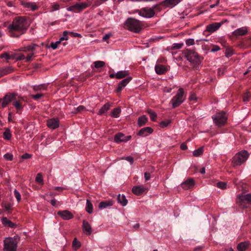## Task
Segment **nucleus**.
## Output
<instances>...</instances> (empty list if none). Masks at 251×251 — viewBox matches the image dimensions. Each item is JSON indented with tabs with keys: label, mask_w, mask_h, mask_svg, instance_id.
<instances>
[{
	"label": "nucleus",
	"mask_w": 251,
	"mask_h": 251,
	"mask_svg": "<svg viewBox=\"0 0 251 251\" xmlns=\"http://www.w3.org/2000/svg\"><path fill=\"white\" fill-rule=\"evenodd\" d=\"M183 54L193 65L194 70H199L200 65L203 59L202 57L200 56L195 51L189 49L184 50Z\"/></svg>",
	"instance_id": "f257e3e1"
},
{
	"label": "nucleus",
	"mask_w": 251,
	"mask_h": 251,
	"mask_svg": "<svg viewBox=\"0 0 251 251\" xmlns=\"http://www.w3.org/2000/svg\"><path fill=\"white\" fill-rule=\"evenodd\" d=\"M125 25L128 30L136 33H139L142 29V22L132 17L127 19Z\"/></svg>",
	"instance_id": "f03ea898"
},
{
	"label": "nucleus",
	"mask_w": 251,
	"mask_h": 251,
	"mask_svg": "<svg viewBox=\"0 0 251 251\" xmlns=\"http://www.w3.org/2000/svg\"><path fill=\"white\" fill-rule=\"evenodd\" d=\"M27 27L26 19L24 17H18L14 19L9 28L11 31H22L25 30Z\"/></svg>",
	"instance_id": "7ed1b4c3"
},
{
	"label": "nucleus",
	"mask_w": 251,
	"mask_h": 251,
	"mask_svg": "<svg viewBox=\"0 0 251 251\" xmlns=\"http://www.w3.org/2000/svg\"><path fill=\"white\" fill-rule=\"evenodd\" d=\"M237 202L242 208H249L246 211V213L251 217V193L239 197Z\"/></svg>",
	"instance_id": "20e7f679"
},
{
	"label": "nucleus",
	"mask_w": 251,
	"mask_h": 251,
	"mask_svg": "<svg viewBox=\"0 0 251 251\" xmlns=\"http://www.w3.org/2000/svg\"><path fill=\"white\" fill-rule=\"evenodd\" d=\"M26 103L27 100L24 97H22L19 96L16 93L15 94L12 102V105L15 108L17 113L21 114Z\"/></svg>",
	"instance_id": "39448f33"
},
{
	"label": "nucleus",
	"mask_w": 251,
	"mask_h": 251,
	"mask_svg": "<svg viewBox=\"0 0 251 251\" xmlns=\"http://www.w3.org/2000/svg\"><path fill=\"white\" fill-rule=\"evenodd\" d=\"M249 156V153L245 150L242 151L236 154L232 159V164L233 166L241 165L247 160Z\"/></svg>",
	"instance_id": "423d86ee"
},
{
	"label": "nucleus",
	"mask_w": 251,
	"mask_h": 251,
	"mask_svg": "<svg viewBox=\"0 0 251 251\" xmlns=\"http://www.w3.org/2000/svg\"><path fill=\"white\" fill-rule=\"evenodd\" d=\"M92 1L91 0H87V1L76 3L74 5L70 6L67 8V10L69 11L79 13L89 7Z\"/></svg>",
	"instance_id": "0eeeda50"
},
{
	"label": "nucleus",
	"mask_w": 251,
	"mask_h": 251,
	"mask_svg": "<svg viewBox=\"0 0 251 251\" xmlns=\"http://www.w3.org/2000/svg\"><path fill=\"white\" fill-rule=\"evenodd\" d=\"M227 117L225 112L221 111L212 116V119L216 126L220 127L224 126Z\"/></svg>",
	"instance_id": "6e6552de"
},
{
	"label": "nucleus",
	"mask_w": 251,
	"mask_h": 251,
	"mask_svg": "<svg viewBox=\"0 0 251 251\" xmlns=\"http://www.w3.org/2000/svg\"><path fill=\"white\" fill-rule=\"evenodd\" d=\"M17 242L16 240L8 237L4 240L3 251H17Z\"/></svg>",
	"instance_id": "1a4fd4ad"
},
{
	"label": "nucleus",
	"mask_w": 251,
	"mask_h": 251,
	"mask_svg": "<svg viewBox=\"0 0 251 251\" xmlns=\"http://www.w3.org/2000/svg\"><path fill=\"white\" fill-rule=\"evenodd\" d=\"M183 95V89L181 88H179L176 95L171 100L173 108L178 107L184 101Z\"/></svg>",
	"instance_id": "9d476101"
},
{
	"label": "nucleus",
	"mask_w": 251,
	"mask_h": 251,
	"mask_svg": "<svg viewBox=\"0 0 251 251\" xmlns=\"http://www.w3.org/2000/svg\"><path fill=\"white\" fill-rule=\"evenodd\" d=\"M157 7L158 5H155L152 8H149L148 7H144L140 9L136 10V12L141 16L147 18H150L154 16L155 14L154 8H156Z\"/></svg>",
	"instance_id": "9b49d317"
},
{
	"label": "nucleus",
	"mask_w": 251,
	"mask_h": 251,
	"mask_svg": "<svg viewBox=\"0 0 251 251\" xmlns=\"http://www.w3.org/2000/svg\"><path fill=\"white\" fill-rule=\"evenodd\" d=\"M16 93H7L3 99H0V107H5L10 102H13Z\"/></svg>",
	"instance_id": "f8f14e48"
},
{
	"label": "nucleus",
	"mask_w": 251,
	"mask_h": 251,
	"mask_svg": "<svg viewBox=\"0 0 251 251\" xmlns=\"http://www.w3.org/2000/svg\"><path fill=\"white\" fill-rule=\"evenodd\" d=\"M181 1V0H164L160 4L169 8H172Z\"/></svg>",
	"instance_id": "ddd939ff"
},
{
	"label": "nucleus",
	"mask_w": 251,
	"mask_h": 251,
	"mask_svg": "<svg viewBox=\"0 0 251 251\" xmlns=\"http://www.w3.org/2000/svg\"><path fill=\"white\" fill-rule=\"evenodd\" d=\"M129 74L128 71H121L116 74L112 73L109 75L111 78H116L117 79H122L126 77Z\"/></svg>",
	"instance_id": "4468645a"
},
{
	"label": "nucleus",
	"mask_w": 251,
	"mask_h": 251,
	"mask_svg": "<svg viewBox=\"0 0 251 251\" xmlns=\"http://www.w3.org/2000/svg\"><path fill=\"white\" fill-rule=\"evenodd\" d=\"M57 214L64 220H69L74 217L73 214L68 210L59 211Z\"/></svg>",
	"instance_id": "2eb2a0df"
},
{
	"label": "nucleus",
	"mask_w": 251,
	"mask_h": 251,
	"mask_svg": "<svg viewBox=\"0 0 251 251\" xmlns=\"http://www.w3.org/2000/svg\"><path fill=\"white\" fill-rule=\"evenodd\" d=\"M223 24V22L214 23L206 26V30L212 33L218 30Z\"/></svg>",
	"instance_id": "dca6fc26"
},
{
	"label": "nucleus",
	"mask_w": 251,
	"mask_h": 251,
	"mask_svg": "<svg viewBox=\"0 0 251 251\" xmlns=\"http://www.w3.org/2000/svg\"><path fill=\"white\" fill-rule=\"evenodd\" d=\"M131 79V77L128 76L120 81L116 90L117 93H120L123 89L130 81Z\"/></svg>",
	"instance_id": "f3484780"
},
{
	"label": "nucleus",
	"mask_w": 251,
	"mask_h": 251,
	"mask_svg": "<svg viewBox=\"0 0 251 251\" xmlns=\"http://www.w3.org/2000/svg\"><path fill=\"white\" fill-rule=\"evenodd\" d=\"M248 28L246 26L238 28L232 32V35L235 37L239 36H244L247 34Z\"/></svg>",
	"instance_id": "a211bd4d"
},
{
	"label": "nucleus",
	"mask_w": 251,
	"mask_h": 251,
	"mask_svg": "<svg viewBox=\"0 0 251 251\" xmlns=\"http://www.w3.org/2000/svg\"><path fill=\"white\" fill-rule=\"evenodd\" d=\"M48 127L51 129H55L59 127V121L57 118H52L47 121Z\"/></svg>",
	"instance_id": "6ab92c4d"
},
{
	"label": "nucleus",
	"mask_w": 251,
	"mask_h": 251,
	"mask_svg": "<svg viewBox=\"0 0 251 251\" xmlns=\"http://www.w3.org/2000/svg\"><path fill=\"white\" fill-rule=\"evenodd\" d=\"M153 130L150 127H146L141 129L137 133L138 136L146 137L151 134Z\"/></svg>",
	"instance_id": "aec40b11"
},
{
	"label": "nucleus",
	"mask_w": 251,
	"mask_h": 251,
	"mask_svg": "<svg viewBox=\"0 0 251 251\" xmlns=\"http://www.w3.org/2000/svg\"><path fill=\"white\" fill-rule=\"evenodd\" d=\"M132 192L136 195H141L147 191V189L142 185L134 186L132 189Z\"/></svg>",
	"instance_id": "412c9836"
},
{
	"label": "nucleus",
	"mask_w": 251,
	"mask_h": 251,
	"mask_svg": "<svg viewBox=\"0 0 251 251\" xmlns=\"http://www.w3.org/2000/svg\"><path fill=\"white\" fill-rule=\"evenodd\" d=\"M250 245L251 244L248 241L241 242L237 245V249L238 251H246Z\"/></svg>",
	"instance_id": "4be33fe9"
},
{
	"label": "nucleus",
	"mask_w": 251,
	"mask_h": 251,
	"mask_svg": "<svg viewBox=\"0 0 251 251\" xmlns=\"http://www.w3.org/2000/svg\"><path fill=\"white\" fill-rule=\"evenodd\" d=\"M195 184V181L192 178H189L181 183V187L185 189L188 190L191 188Z\"/></svg>",
	"instance_id": "5701e85b"
},
{
	"label": "nucleus",
	"mask_w": 251,
	"mask_h": 251,
	"mask_svg": "<svg viewBox=\"0 0 251 251\" xmlns=\"http://www.w3.org/2000/svg\"><path fill=\"white\" fill-rule=\"evenodd\" d=\"M1 222L2 224L5 227L10 228H16L17 226L10 220H8L6 217H3L1 218Z\"/></svg>",
	"instance_id": "b1692460"
},
{
	"label": "nucleus",
	"mask_w": 251,
	"mask_h": 251,
	"mask_svg": "<svg viewBox=\"0 0 251 251\" xmlns=\"http://www.w3.org/2000/svg\"><path fill=\"white\" fill-rule=\"evenodd\" d=\"M155 70L158 75L164 74L167 72V68L164 65L161 64H156L155 66Z\"/></svg>",
	"instance_id": "393cba45"
},
{
	"label": "nucleus",
	"mask_w": 251,
	"mask_h": 251,
	"mask_svg": "<svg viewBox=\"0 0 251 251\" xmlns=\"http://www.w3.org/2000/svg\"><path fill=\"white\" fill-rule=\"evenodd\" d=\"M114 141L117 143L122 142H126V136L122 133H118L114 136Z\"/></svg>",
	"instance_id": "a878e982"
},
{
	"label": "nucleus",
	"mask_w": 251,
	"mask_h": 251,
	"mask_svg": "<svg viewBox=\"0 0 251 251\" xmlns=\"http://www.w3.org/2000/svg\"><path fill=\"white\" fill-rule=\"evenodd\" d=\"M83 230L88 235H90L92 233V229L89 223L83 220V225H82Z\"/></svg>",
	"instance_id": "bb28decb"
},
{
	"label": "nucleus",
	"mask_w": 251,
	"mask_h": 251,
	"mask_svg": "<svg viewBox=\"0 0 251 251\" xmlns=\"http://www.w3.org/2000/svg\"><path fill=\"white\" fill-rule=\"evenodd\" d=\"M113 204V202L112 201H101L99 204V208L102 209L107 208L112 206Z\"/></svg>",
	"instance_id": "cd10ccee"
},
{
	"label": "nucleus",
	"mask_w": 251,
	"mask_h": 251,
	"mask_svg": "<svg viewBox=\"0 0 251 251\" xmlns=\"http://www.w3.org/2000/svg\"><path fill=\"white\" fill-rule=\"evenodd\" d=\"M37 47V45L36 44H31L23 48L22 50L25 52H29L30 53L35 52V50Z\"/></svg>",
	"instance_id": "c85d7f7f"
},
{
	"label": "nucleus",
	"mask_w": 251,
	"mask_h": 251,
	"mask_svg": "<svg viewBox=\"0 0 251 251\" xmlns=\"http://www.w3.org/2000/svg\"><path fill=\"white\" fill-rule=\"evenodd\" d=\"M117 200L119 203H121L123 206H126L127 203V200L124 195L121 196L119 194L117 196Z\"/></svg>",
	"instance_id": "c756f323"
},
{
	"label": "nucleus",
	"mask_w": 251,
	"mask_h": 251,
	"mask_svg": "<svg viewBox=\"0 0 251 251\" xmlns=\"http://www.w3.org/2000/svg\"><path fill=\"white\" fill-rule=\"evenodd\" d=\"M148 121V118L145 115L139 117L138 119V125L139 126H144Z\"/></svg>",
	"instance_id": "7c9ffc66"
},
{
	"label": "nucleus",
	"mask_w": 251,
	"mask_h": 251,
	"mask_svg": "<svg viewBox=\"0 0 251 251\" xmlns=\"http://www.w3.org/2000/svg\"><path fill=\"white\" fill-rule=\"evenodd\" d=\"M24 6L26 8H30L32 11H35L38 9V6L35 2H25Z\"/></svg>",
	"instance_id": "2f4dec72"
},
{
	"label": "nucleus",
	"mask_w": 251,
	"mask_h": 251,
	"mask_svg": "<svg viewBox=\"0 0 251 251\" xmlns=\"http://www.w3.org/2000/svg\"><path fill=\"white\" fill-rule=\"evenodd\" d=\"M4 129L5 131L3 133V137L5 140H9L12 137L10 130L8 128H5Z\"/></svg>",
	"instance_id": "473e14b6"
},
{
	"label": "nucleus",
	"mask_w": 251,
	"mask_h": 251,
	"mask_svg": "<svg viewBox=\"0 0 251 251\" xmlns=\"http://www.w3.org/2000/svg\"><path fill=\"white\" fill-rule=\"evenodd\" d=\"M85 209L86 211L89 214L93 212V206L92 203L89 200H87Z\"/></svg>",
	"instance_id": "72a5a7b5"
},
{
	"label": "nucleus",
	"mask_w": 251,
	"mask_h": 251,
	"mask_svg": "<svg viewBox=\"0 0 251 251\" xmlns=\"http://www.w3.org/2000/svg\"><path fill=\"white\" fill-rule=\"evenodd\" d=\"M121 110L120 107L114 108L111 112V116L114 118H118L120 116Z\"/></svg>",
	"instance_id": "f704fd0d"
},
{
	"label": "nucleus",
	"mask_w": 251,
	"mask_h": 251,
	"mask_svg": "<svg viewBox=\"0 0 251 251\" xmlns=\"http://www.w3.org/2000/svg\"><path fill=\"white\" fill-rule=\"evenodd\" d=\"M110 105L108 103L105 104L99 111L98 114L102 115L109 110Z\"/></svg>",
	"instance_id": "c9c22d12"
},
{
	"label": "nucleus",
	"mask_w": 251,
	"mask_h": 251,
	"mask_svg": "<svg viewBox=\"0 0 251 251\" xmlns=\"http://www.w3.org/2000/svg\"><path fill=\"white\" fill-rule=\"evenodd\" d=\"M47 85L45 84L34 86L33 87L35 91L46 90Z\"/></svg>",
	"instance_id": "e433bc0d"
},
{
	"label": "nucleus",
	"mask_w": 251,
	"mask_h": 251,
	"mask_svg": "<svg viewBox=\"0 0 251 251\" xmlns=\"http://www.w3.org/2000/svg\"><path fill=\"white\" fill-rule=\"evenodd\" d=\"M94 66L96 68H100L103 67L105 66V63L104 62L102 61H97L93 63Z\"/></svg>",
	"instance_id": "4c0bfd02"
},
{
	"label": "nucleus",
	"mask_w": 251,
	"mask_h": 251,
	"mask_svg": "<svg viewBox=\"0 0 251 251\" xmlns=\"http://www.w3.org/2000/svg\"><path fill=\"white\" fill-rule=\"evenodd\" d=\"M203 152V147H201L199 148L198 149L195 150L193 152V155L194 156H199L202 154Z\"/></svg>",
	"instance_id": "58836bf2"
},
{
	"label": "nucleus",
	"mask_w": 251,
	"mask_h": 251,
	"mask_svg": "<svg viewBox=\"0 0 251 251\" xmlns=\"http://www.w3.org/2000/svg\"><path fill=\"white\" fill-rule=\"evenodd\" d=\"M61 41L59 39V41L56 42H51L50 45V47L53 50H55L58 48V46L61 44Z\"/></svg>",
	"instance_id": "ea45409f"
},
{
	"label": "nucleus",
	"mask_w": 251,
	"mask_h": 251,
	"mask_svg": "<svg viewBox=\"0 0 251 251\" xmlns=\"http://www.w3.org/2000/svg\"><path fill=\"white\" fill-rule=\"evenodd\" d=\"M226 56L227 57H229L231 56L233 54V50L230 47H227L226 50Z\"/></svg>",
	"instance_id": "a19ab883"
},
{
	"label": "nucleus",
	"mask_w": 251,
	"mask_h": 251,
	"mask_svg": "<svg viewBox=\"0 0 251 251\" xmlns=\"http://www.w3.org/2000/svg\"><path fill=\"white\" fill-rule=\"evenodd\" d=\"M44 96V94L38 93L35 95H31V97L35 100H38L39 99L43 98Z\"/></svg>",
	"instance_id": "79ce46f5"
},
{
	"label": "nucleus",
	"mask_w": 251,
	"mask_h": 251,
	"mask_svg": "<svg viewBox=\"0 0 251 251\" xmlns=\"http://www.w3.org/2000/svg\"><path fill=\"white\" fill-rule=\"evenodd\" d=\"M251 94L249 91L246 92L243 96V100L244 102L249 101L251 97Z\"/></svg>",
	"instance_id": "37998d69"
},
{
	"label": "nucleus",
	"mask_w": 251,
	"mask_h": 251,
	"mask_svg": "<svg viewBox=\"0 0 251 251\" xmlns=\"http://www.w3.org/2000/svg\"><path fill=\"white\" fill-rule=\"evenodd\" d=\"M1 58H4L6 59V60L10 59H14L15 56L13 55H10L9 54L7 53H4L0 55Z\"/></svg>",
	"instance_id": "c03bdc74"
},
{
	"label": "nucleus",
	"mask_w": 251,
	"mask_h": 251,
	"mask_svg": "<svg viewBox=\"0 0 251 251\" xmlns=\"http://www.w3.org/2000/svg\"><path fill=\"white\" fill-rule=\"evenodd\" d=\"M1 206L5 208V210L6 211H8L9 213H10V210L11 208V204L9 203H5V202H2L1 203Z\"/></svg>",
	"instance_id": "a18cd8bd"
},
{
	"label": "nucleus",
	"mask_w": 251,
	"mask_h": 251,
	"mask_svg": "<svg viewBox=\"0 0 251 251\" xmlns=\"http://www.w3.org/2000/svg\"><path fill=\"white\" fill-rule=\"evenodd\" d=\"M69 35V31H68L67 30L64 31L63 33V36H62V37H61L60 38V40L62 42L64 40H66V41L68 40L69 39V37H68Z\"/></svg>",
	"instance_id": "49530a36"
},
{
	"label": "nucleus",
	"mask_w": 251,
	"mask_h": 251,
	"mask_svg": "<svg viewBox=\"0 0 251 251\" xmlns=\"http://www.w3.org/2000/svg\"><path fill=\"white\" fill-rule=\"evenodd\" d=\"M73 246L75 250H77L80 247V242L76 238L73 242Z\"/></svg>",
	"instance_id": "de8ad7c7"
},
{
	"label": "nucleus",
	"mask_w": 251,
	"mask_h": 251,
	"mask_svg": "<svg viewBox=\"0 0 251 251\" xmlns=\"http://www.w3.org/2000/svg\"><path fill=\"white\" fill-rule=\"evenodd\" d=\"M3 157L6 160L12 161L13 158V155L10 153H7L4 155Z\"/></svg>",
	"instance_id": "09e8293b"
},
{
	"label": "nucleus",
	"mask_w": 251,
	"mask_h": 251,
	"mask_svg": "<svg viewBox=\"0 0 251 251\" xmlns=\"http://www.w3.org/2000/svg\"><path fill=\"white\" fill-rule=\"evenodd\" d=\"M148 113L150 115V118L151 121H155L156 120L157 115L155 112L151 111V110H149Z\"/></svg>",
	"instance_id": "8fccbe9b"
},
{
	"label": "nucleus",
	"mask_w": 251,
	"mask_h": 251,
	"mask_svg": "<svg viewBox=\"0 0 251 251\" xmlns=\"http://www.w3.org/2000/svg\"><path fill=\"white\" fill-rule=\"evenodd\" d=\"M36 181L39 184L43 183V180L42 178V176L41 174L39 173L36 176Z\"/></svg>",
	"instance_id": "3c124183"
},
{
	"label": "nucleus",
	"mask_w": 251,
	"mask_h": 251,
	"mask_svg": "<svg viewBox=\"0 0 251 251\" xmlns=\"http://www.w3.org/2000/svg\"><path fill=\"white\" fill-rule=\"evenodd\" d=\"M183 46V43H175L172 46V49L173 50H177L180 49Z\"/></svg>",
	"instance_id": "603ef678"
},
{
	"label": "nucleus",
	"mask_w": 251,
	"mask_h": 251,
	"mask_svg": "<svg viewBox=\"0 0 251 251\" xmlns=\"http://www.w3.org/2000/svg\"><path fill=\"white\" fill-rule=\"evenodd\" d=\"M14 193L15 197L16 198L17 201L18 202H19L21 199V195H20V193L16 189H15L14 191Z\"/></svg>",
	"instance_id": "864d4df0"
},
{
	"label": "nucleus",
	"mask_w": 251,
	"mask_h": 251,
	"mask_svg": "<svg viewBox=\"0 0 251 251\" xmlns=\"http://www.w3.org/2000/svg\"><path fill=\"white\" fill-rule=\"evenodd\" d=\"M226 183L223 182H219L217 183V186L222 189L226 188Z\"/></svg>",
	"instance_id": "5fc2aeb1"
},
{
	"label": "nucleus",
	"mask_w": 251,
	"mask_h": 251,
	"mask_svg": "<svg viewBox=\"0 0 251 251\" xmlns=\"http://www.w3.org/2000/svg\"><path fill=\"white\" fill-rule=\"evenodd\" d=\"M170 123L171 122L170 121H162L160 123V126L162 128H164L165 127H167Z\"/></svg>",
	"instance_id": "6e6d98bb"
},
{
	"label": "nucleus",
	"mask_w": 251,
	"mask_h": 251,
	"mask_svg": "<svg viewBox=\"0 0 251 251\" xmlns=\"http://www.w3.org/2000/svg\"><path fill=\"white\" fill-rule=\"evenodd\" d=\"M51 204L54 207H58L60 205V202L55 199H53L50 201Z\"/></svg>",
	"instance_id": "4d7b16f0"
},
{
	"label": "nucleus",
	"mask_w": 251,
	"mask_h": 251,
	"mask_svg": "<svg viewBox=\"0 0 251 251\" xmlns=\"http://www.w3.org/2000/svg\"><path fill=\"white\" fill-rule=\"evenodd\" d=\"M35 52H31L27 54L26 57H25V61L29 62L31 61L32 57L34 55Z\"/></svg>",
	"instance_id": "13d9d810"
},
{
	"label": "nucleus",
	"mask_w": 251,
	"mask_h": 251,
	"mask_svg": "<svg viewBox=\"0 0 251 251\" xmlns=\"http://www.w3.org/2000/svg\"><path fill=\"white\" fill-rule=\"evenodd\" d=\"M85 109V107L83 105H80L76 108L74 112L75 113H77L83 111Z\"/></svg>",
	"instance_id": "bf43d9fd"
},
{
	"label": "nucleus",
	"mask_w": 251,
	"mask_h": 251,
	"mask_svg": "<svg viewBox=\"0 0 251 251\" xmlns=\"http://www.w3.org/2000/svg\"><path fill=\"white\" fill-rule=\"evenodd\" d=\"M186 44L187 46L193 45L195 44V41L193 39H188L186 40Z\"/></svg>",
	"instance_id": "052dcab7"
},
{
	"label": "nucleus",
	"mask_w": 251,
	"mask_h": 251,
	"mask_svg": "<svg viewBox=\"0 0 251 251\" xmlns=\"http://www.w3.org/2000/svg\"><path fill=\"white\" fill-rule=\"evenodd\" d=\"M69 34L70 36H71L72 37H81V36L80 34L77 33H75L74 32H69Z\"/></svg>",
	"instance_id": "680f3d73"
},
{
	"label": "nucleus",
	"mask_w": 251,
	"mask_h": 251,
	"mask_svg": "<svg viewBox=\"0 0 251 251\" xmlns=\"http://www.w3.org/2000/svg\"><path fill=\"white\" fill-rule=\"evenodd\" d=\"M59 7H60V6L58 3H53V4L52 5L51 11L57 10L59 9Z\"/></svg>",
	"instance_id": "e2e57ef3"
},
{
	"label": "nucleus",
	"mask_w": 251,
	"mask_h": 251,
	"mask_svg": "<svg viewBox=\"0 0 251 251\" xmlns=\"http://www.w3.org/2000/svg\"><path fill=\"white\" fill-rule=\"evenodd\" d=\"M31 156H32V155L31 154L26 153L23 154L22 156H21V158H22V159H29V158H31Z\"/></svg>",
	"instance_id": "0e129e2a"
},
{
	"label": "nucleus",
	"mask_w": 251,
	"mask_h": 251,
	"mask_svg": "<svg viewBox=\"0 0 251 251\" xmlns=\"http://www.w3.org/2000/svg\"><path fill=\"white\" fill-rule=\"evenodd\" d=\"M8 74V72L5 69H0V77Z\"/></svg>",
	"instance_id": "69168bd1"
},
{
	"label": "nucleus",
	"mask_w": 251,
	"mask_h": 251,
	"mask_svg": "<svg viewBox=\"0 0 251 251\" xmlns=\"http://www.w3.org/2000/svg\"><path fill=\"white\" fill-rule=\"evenodd\" d=\"M220 50V48L217 45H213L211 49V52H215Z\"/></svg>",
	"instance_id": "338daca9"
},
{
	"label": "nucleus",
	"mask_w": 251,
	"mask_h": 251,
	"mask_svg": "<svg viewBox=\"0 0 251 251\" xmlns=\"http://www.w3.org/2000/svg\"><path fill=\"white\" fill-rule=\"evenodd\" d=\"M144 177H145L146 181L149 180L151 177L150 174L148 172H145L144 173Z\"/></svg>",
	"instance_id": "774afa93"
}]
</instances>
